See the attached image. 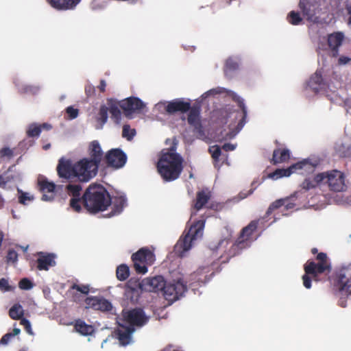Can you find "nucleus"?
Returning a JSON list of instances; mask_svg holds the SVG:
<instances>
[{
	"mask_svg": "<svg viewBox=\"0 0 351 351\" xmlns=\"http://www.w3.org/2000/svg\"><path fill=\"white\" fill-rule=\"evenodd\" d=\"M20 332H21V330L19 328H14L12 332H10L11 337H13L15 335H19L20 333Z\"/></svg>",
	"mask_w": 351,
	"mask_h": 351,
	"instance_id": "64",
	"label": "nucleus"
},
{
	"mask_svg": "<svg viewBox=\"0 0 351 351\" xmlns=\"http://www.w3.org/2000/svg\"><path fill=\"white\" fill-rule=\"evenodd\" d=\"M236 148V145L231 143H225L222 146V149L226 152L233 151Z\"/></svg>",
	"mask_w": 351,
	"mask_h": 351,
	"instance_id": "59",
	"label": "nucleus"
},
{
	"mask_svg": "<svg viewBox=\"0 0 351 351\" xmlns=\"http://www.w3.org/2000/svg\"><path fill=\"white\" fill-rule=\"evenodd\" d=\"M311 253L313 254H317L316 256L317 263L308 260L304 265L305 274L302 276V281L306 289L311 287L312 278L317 281L319 274L325 272L329 273L331 270L330 263L326 253H318V250L316 247L311 249Z\"/></svg>",
	"mask_w": 351,
	"mask_h": 351,
	"instance_id": "4",
	"label": "nucleus"
},
{
	"mask_svg": "<svg viewBox=\"0 0 351 351\" xmlns=\"http://www.w3.org/2000/svg\"><path fill=\"white\" fill-rule=\"evenodd\" d=\"M19 287L21 289L29 290L33 287V283L28 278H24L19 281Z\"/></svg>",
	"mask_w": 351,
	"mask_h": 351,
	"instance_id": "50",
	"label": "nucleus"
},
{
	"mask_svg": "<svg viewBox=\"0 0 351 351\" xmlns=\"http://www.w3.org/2000/svg\"><path fill=\"white\" fill-rule=\"evenodd\" d=\"M296 172L294 164L287 169H278L270 173L269 177L274 179H278L282 177L289 176L291 173Z\"/></svg>",
	"mask_w": 351,
	"mask_h": 351,
	"instance_id": "36",
	"label": "nucleus"
},
{
	"mask_svg": "<svg viewBox=\"0 0 351 351\" xmlns=\"http://www.w3.org/2000/svg\"><path fill=\"white\" fill-rule=\"evenodd\" d=\"M37 259V268L39 270H48L56 265L55 256L53 254L39 252Z\"/></svg>",
	"mask_w": 351,
	"mask_h": 351,
	"instance_id": "25",
	"label": "nucleus"
},
{
	"mask_svg": "<svg viewBox=\"0 0 351 351\" xmlns=\"http://www.w3.org/2000/svg\"><path fill=\"white\" fill-rule=\"evenodd\" d=\"M290 158V151L288 149H276L273 152L271 162L274 165L288 161Z\"/></svg>",
	"mask_w": 351,
	"mask_h": 351,
	"instance_id": "31",
	"label": "nucleus"
},
{
	"mask_svg": "<svg viewBox=\"0 0 351 351\" xmlns=\"http://www.w3.org/2000/svg\"><path fill=\"white\" fill-rule=\"evenodd\" d=\"M120 107L124 114L130 117L133 113L140 112L145 107V104L138 97H130L121 101Z\"/></svg>",
	"mask_w": 351,
	"mask_h": 351,
	"instance_id": "13",
	"label": "nucleus"
},
{
	"mask_svg": "<svg viewBox=\"0 0 351 351\" xmlns=\"http://www.w3.org/2000/svg\"><path fill=\"white\" fill-rule=\"evenodd\" d=\"M104 161L108 167L118 169L126 163L127 156L119 148L111 149L105 154Z\"/></svg>",
	"mask_w": 351,
	"mask_h": 351,
	"instance_id": "11",
	"label": "nucleus"
},
{
	"mask_svg": "<svg viewBox=\"0 0 351 351\" xmlns=\"http://www.w3.org/2000/svg\"><path fill=\"white\" fill-rule=\"evenodd\" d=\"M345 39V35L342 32H335L327 36V43L332 52V57L339 56V47Z\"/></svg>",
	"mask_w": 351,
	"mask_h": 351,
	"instance_id": "21",
	"label": "nucleus"
},
{
	"mask_svg": "<svg viewBox=\"0 0 351 351\" xmlns=\"http://www.w3.org/2000/svg\"><path fill=\"white\" fill-rule=\"evenodd\" d=\"M188 112V123L194 128L195 132H202V125L200 119V106L197 104H195L193 106H190V109Z\"/></svg>",
	"mask_w": 351,
	"mask_h": 351,
	"instance_id": "23",
	"label": "nucleus"
},
{
	"mask_svg": "<svg viewBox=\"0 0 351 351\" xmlns=\"http://www.w3.org/2000/svg\"><path fill=\"white\" fill-rule=\"evenodd\" d=\"M310 83L313 85H317V87L313 88L316 90L325 88V83L320 72L316 71L310 79Z\"/></svg>",
	"mask_w": 351,
	"mask_h": 351,
	"instance_id": "39",
	"label": "nucleus"
},
{
	"mask_svg": "<svg viewBox=\"0 0 351 351\" xmlns=\"http://www.w3.org/2000/svg\"><path fill=\"white\" fill-rule=\"evenodd\" d=\"M74 328L77 332L84 336L90 335L95 331L92 325L87 324L84 321L80 319L75 321Z\"/></svg>",
	"mask_w": 351,
	"mask_h": 351,
	"instance_id": "32",
	"label": "nucleus"
},
{
	"mask_svg": "<svg viewBox=\"0 0 351 351\" xmlns=\"http://www.w3.org/2000/svg\"><path fill=\"white\" fill-rule=\"evenodd\" d=\"M259 220L252 221L247 226L244 227L237 241V243L232 246L234 248H243L245 247V243L250 240V237L257 229Z\"/></svg>",
	"mask_w": 351,
	"mask_h": 351,
	"instance_id": "18",
	"label": "nucleus"
},
{
	"mask_svg": "<svg viewBox=\"0 0 351 351\" xmlns=\"http://www.w3.org/2000/svg\"><path fill=\"white\" fill-rule=\"evenodd\" d=\"M211 197V192L208 189L197 191L194 204V208L196 211L202 209L208 202Z\"/></svg>",
	"mask_w": 351,
	"mask_h": 351,
	"instance_id": "28",
	"label": "nucleus"
},
{
	"mask_svg": "<svg viewBox=\"0 0 351 351\" xmlns=\"http://www.w3.org/2000/svg\"><path fill=\"white\" fill-rule=\"evenodd\" d=\"M186 291V286L178 280L174 283H166L162 295L167 300L173 302L182 296Z\"/></svg>",
	"mask_w": 351,
	"mask_h": 351,
	"instance_id": "12",
	"label": "nucleus"
},
{
	"mask_svg": "<svg viewBox=\"0 0 351 351\" xmlns=\"http://www.w3.org/2000/svg\"><path fill=\"white\" fill-rule=\"evenodd\" d=\"M317 165V164L311 162L308 159H304L294 164L296 172L306 177L314 174Z\"/></svg>",
	"mask_w": 351,
	"mask_h": 351,
	"instance_id": "26",
	"label": "nucleus"
},
{
	"mask_svg": "<svg viewBox=\"0 0 351 351\" xmlns=\"http://www.w3.org/2000/svg\"><path fill=\"white\" fill-rule=\"evenodd\" d=\"M18 261V253L12 249H10L8 251L7 256H6V261L8 263H15Z\"/></svg>",
	"mask_w": 351,
	"mask_h": 351,
	"instance_id": "49",
	"label": "nucleus"
},
{
	"mask_svg": "<svg viewBox=\"0 0 351 351\" xmlns=\"http://www.w3.org/2000/svg\"><path fill=\"white\" fill-rule=\"evenodd\" d=\"M142 285L143 280L140 282L138 279L134 278H130L125 286V293L126 296H130L132 298L137 297L139 294V290H143Z\"/></svg>",
	"mask_w": 351,
	"mask_h": 351,
	"instance_id": "27",
	"label": "nucleus"
},
{
	"mask_svg": "<svg viewBox=\"0 0 351 351\" xmlns=\"http://www.w3.org/2000/svg\"><path fill=\"white\" fill-rule=\"evenodd\" d=\"M130 276L129 267L125 264L119 265L116 269V276L120 281L125 280Z\"/></svg>",
	"mask_w": 351,
	"mask_h": 351,
	"instance_id": "38",
	"label": "nucleus"
},
{
	"mask_svg": "<svg viewBox=\"0 0 351 351\" xmlns=\"http://www.w3.org/2000/svg\"><path fill=\"white\" fill-rule=\"evenodd\" d=\"M213 275L214 272L211 267L203 266L199 267L190 275V280L192 282V284H197V285L201 286L208 282Z\"/></svg>",
	"mask_w": 351,
	"mask_h": 351,
	"instance_id": "15",
	"label": "nucleus"
},
{
	"mask_svg": "<svg viewBox=\"0 0 351 351\" xmlns=\"http://www.w3.org/2000/svg\"><path fill=\"white\" fill-rule=\"evenodd\" d=\"M254 191V189H250L247 192L241 191L239 193V195L241 199L246 198L247 196L252 195Z\"/></svg>",
	"mask_w": 351,
	"mask_h": 351,
	"instance_id": "58",
	"label": "nucleus"
},
{
	"mask_svg": "<svg viewBox=\"0 0 351 351\" xmlns=\"http://www.w3.org/2000/svg\"><path fill=\"white\" fill-rule=\"evenodd\" d=\"M82 187L80 184H69L66 186V191L69 196H71L70 200V206L75 211L79 213L82 210L81 203H82V195L81 192Z\"/></svg>",
	"mask_w": 351,
	"mask_h": 351,
	"instance_id": "14",
	"label": "nucleus"
},
{
	"mask_svg": "<svg viewBox=\"0 0 351 351\" xmlns=\"http://www.w3.org/2000/svg\"><path fill=\"white\" fill-rule=\"evenodd\" d=\"M81 0H47L54 8L58 10H67L74 8Z\"/></svg>",
	"mask_w": 351,
	"mask_h": 351,
	"instance_id": "30",
	"label": "nucleus"
},
{
	"mask_svg": "<svg viewBox=\"0 0 351 351\" xmlns=\"http://www.w3.org/2000/svg\"><path fill=\"white\" fill-rule=\"evenodd\" d=\"M134 330V328L132 327L120 325L117 330V338L121 345L127 346L130 343Z\"/></svg>",
	"mask_w": 351,
	"mask_h": 351,
	"instance_id": "29",
	"label": "nucleus"
},
{
	"mask_svg": "<svg viewBox=\"0 0 351 351\" xmlns=\"http://www.w3.org/2000/svg\"><path fill=\"white\" fill-rule=\"evenodd\" d=\"M14 150L15 148L10 149V147H4L0 149V157L10 159L14 156Z\"/></svg>",
	"mask_w": 351,
	"mask_h": 351,
	"instance_id": "46",
	"label": "nucleus"
},
{
	"mask_svg": "<svg viewBox=\"0 0 351 351\" xmlns=\"http://www.w3.org/2000/svg\"><path fill=\"white\" fill-rule=\"evenodd\" d=\"M335 287L339 292L351 295V267H342L337 271Z\"/></svg>",
	"mask_w": 351,
	"mask_h": 351,
	"instance_id": "10",
	"label": "nucleus"
},
{
	"mask_svg": "<svg viewBox=\"0 0 351 351\" xmlns=\"http://www.w3.org/2000/svg\"><path fill=\"white\" fill-rule=\"evenodd\" d=\"M232 97L233 101L237 102L238 106L241 108V112H237V114L235 117L236 118H240L237 125L234 130L226 134V137L224 138L225 139H230L234 137L247 122V110L244 103V100L235 93L232 95Z\"/></svg>",
	"mask_w": 351,
	"mask_h": 351,
	"instance_id": "9",
	"label": "nucleus"
},
{
	"mask_svg": "<svg viewBox=\"0 0 351 351\" xmlns=\"http://www.w3.org/2000/svg\"><path fill=\"white\" fill-rule=\"evenodd\" d=\"M20 324L24 326L25 330H26V332L28 334H29L31 335H34V332H33L32 329L30 322L28 319H27L25 318H22L21 319Z\"/></svg>",
	"mask_w": 351,
	"mask_h": 351,
	"instance_id": "54",
	"label": "nucleus"
},
{
	"mask_svg": "<svg viewBox=\"0 0 351 351\" xmlns=\"http://www.w3.org/2000/svg\"><path fill=\"white\" fill-rule=\"evenodd\" d=\"M106 82L104 80H101L99 85L97 86L98 89L101 93H104L106 91Z\"/></svg>",
	"mask_w": 351,
	"mask_h": 351,
	"instance_id": "61",
	"label": "nucleus"
},
{
	"mask_svg": "<svg viewBox=\"0 0 351 351\" xmlns=\"http://www.w3.org/2000/svg\"><path fill=\"white\" fill-rule=\"evenodd\" d=\"M299 7L307 20H312L315 16V11L312 8L313 5L308 0H300Z\"/></svg>",
	"mask_w": 351,
	"mask_h": 351,
	"instance_id": "34",
	"label": "nucleus"
},
{
	"mask_svg": "<svg viewBox=\"0 0 351 351\" xmlns=\"http://www.w3.org/2000/svg\"><path fill=\"white\" fill-rule=\"evenodd\" d=\"M71 289H75L77 291H79L83 294H85V295H87L90 291L89 286L84 285H77V284H73L71 286Z\"/></svg>",
	"mask_w": 351,
	"mask_h": 351,
	"instance_id": "52",
	"label": "nucleus"
},
{
	"mask_svg": "<svg viewBox=\"0 0 351 351\" xmlns=\"http://www.w3.org/2000/svg\"><path fill=\"white\" fill-rule=\"evenodd\" d=\"M209 152L210 153L212 158L215 161H218L221 154V147L218 145L212 146L209 148Z\"/></svg>",
	"mask_w": 351,
	"mask_h": 351,
	"instance_id": "48",
	"label": "nucleus"
},
{
	"mask_svg": "<svg viewBox=\"0 0 351 351\" xmlns=\"http://www.w3.org/2000/svg\"><path fill=\"white\" fill-rule=\"evenodd\" d=\"M154 253L146 247L141 248L132 256L134 268L136 273L144 274L147 271V266L155 261Z\"/></svg>",
	"mask_w": 351,
	"mask_h": 351,
	"instance_id": "6",
	"label": "nucleus"
},
{
	"mask_svg": "<svg viewBox=\"0 0 351 351\" xmlns=\"http://www.w3.org/2000/svg\"><path fill=\"white\" fill-rule=\"evenodd\" d=\"M287 20L291 25H298L302 22V19L298 12L291 11L287 16Z\"/></svg>",
	"mask_w": 351,
	"mask_h": 351,
	"instance_id": "43",
	"label": "nucleus"
},
{
	"mask_svg": "<svg viewBox=\"0 0 351 351\" xmlns=\"http://www.w3.org/2000/svg\"><path fill=\"white\" fill-rule=\"evenodd\" d=\"M162 351H182L180 348H175L173 346H168L165 348Z\"/></svg>",
	"mask_w": 351,
	"mask_h": 351,
	"instance_id": "62",
	"label": "nucleus"
},
{
	"mask_svg": "<svg viewBox=\"0 0 351 351\" xmlns=\"http://www.w3.org/2000/svg\"><path fill=\"white\" fill-rule=\"evenodd\" d=\"M123 321L129 324L130 327H141L145 325L149 317L145 315L144 311L141 308H135L130 310L122 311Z\"/></svg>",
	"mask_w": 351,
	"mask_h": 351,
	"instance_id": "8",
	"label": "nucleus"
},
{
	"mask_svg": "<svg viewBox=\"0 0 351 351\" xmlns=\"http://www.w3.org/2000/svg\"><path fill=\"white\" fill-rule=\"evenodd\" d=\"M66 112L71 119H75L79 114V110L72 106H69L66 109Z\"/></svg>",
	"mask_w": 351,
	"mask_h": 351,
	"instance_id": "55",
	"label": "nucleus"
},
{
	"mask_svg": "<svg viewBox=\"0 0 351 351\" xmlns=\"http://www.w3.org/2000/svg\"><path fill=\"white\" fill-rule=\"evenodd\" d=\"M351 60V58L346 57V56H341L338 59V64H346L348 63Z\"/></svg>",
	"mask_w": 351,
	"mask_h": 351,
	"instance_id": "60",
	"label": "nucleus"
},
{
	"mask_svg": "<svg viewBox=\"0 0 351 351\" xmlns=\"http://www.w3.org/2000/svg\"><path fill=\"white\" fill-rule=\"evenodd\" d=\"M125 204L126 199L124 197L120 196L116 197L113 202L112 210L108 215V217H110L120 214L122 212Z\"/></svg>",
	"mask_w": 351,
	"mask_h": 351,
	"instance_id": "35",
	"label": "nucleus"
},
{
	"mask_svg": "<svg viewBox=\"0 0 351 351\" xmlns=\"http://www.w3.org/2000/svg\"><path fill=\"white\" fill-rule=\"evenodd\" d=\"M109 111L111 114V118L114 119L115 122L119 123L121 116L119 108L117 106L113 105L110 106Z\"/></svg>",
	"mask_w": 351,
	"mask_h": 351,
	"instance_id": "45",
	"label": "nucleus"
},
{
	"mask_svg": "<svg viewBox=\"0 0 351 351\" xmlns=\"http://www.w3.org/2000/svg\"><path fill=\"white\" fill-rule=\"evenodd\" d=\"M346 10H347L348 14L349 16L348 20V24L349 25H351V5L346 6Z\"/></svg>",
	"mask_w": 351,
	"mask_h": 351,
	"instance_id": "63",
	"label": "nucleus"
},
{
	"mask_svg": "<svg viewBox=\"0 0 351 351\" xmlns=\"http://www.w3.org/2000/svg\"><path fill=\"white\" fill-rule=\"evenodd\" d=\"M23 315L24 311L22 306L19 304H15L10 308L9 311V315L13 319H21Z\"/></svg>",
	"mask_w": 351,
	"mask_h": 351,
	"instance_id": "37",
	"label": "nucleus"
},
{
	"mask_svg": "<svg viewBox=\"0 0 351 351\" xmlns=\"http://www.w3.org/2000/svg\"><path fill=\"white\" fill-rule=\"evenodd\" d=\"M325 182L330 191L333 192H341L346 190L345 183L346 176L344 173L337 169H332L324 171Z\"/></svg>",
	"mask_w": 351,
	"mask_h": 351,
	"instance_id": "7",
	"label": "nucleus"
},
{
	"mask_svg": "<svg viewBox=\"0 0 351 351\" xmlns=\"http://www.w3.org/2000/svg\"><path fill=\"white\" fill-rule=\"evenodd\" d=\"M324 172H322L306 177L300 184L301 189L307 191L311 189H314L321 184H324Z\"/></svg>",
	"mask_w": 351,
	"mask_h": 351,
	"instance_id": "22",
	"label": "nucleus"
},
{
	"mask_svg": "<svg viewBox=\"0 0 351 351\" xmlns=\"http://www.w3.org/2000/svg\"><path fill=\"white\" fill-rule=\"evenodd\" d=\"M18 193H19V202L21 204H26V201H31L33 200L34 197L29 196L27 193L23 192L21 189H18Z\"/></svg>",
	"mask_w": 351,
	"mask_h": 351,
	"instance_id": "47",
	"label": "nucleus"
},
{
	"mask_svg": "<svg viewBox=\"0 0 351 351\" xmlns=\"http://www.w3.org/2000/svg\"><path fill=\"white\" fill-rule=\"evenodd\" d=\"M38 187L39 191L43 193L42 200L51 201L53 199L56 188V185L53 182H49L45 177H40L38 179Z\"/></svg>",
	"mask_w": 351,
	"mask_h": 351,
	"instance_id": "17",
	"label": "nucleus"
},
{
	"mask_svg": "<svg viewBox=\"0 0 351 351\" xmlns=\"http://www.w3.org/2000/svg\"><path fill=\"white\" fill-rule=\"evenodd\" d=\"M156 167L165 182H172L179 178L183 171V158L172 147L161 154Z\"/></svg>",
	"mask_w": 351,
	"mask_h": 351,
	"instance_id": "3",
	"label": "nucleus"
},
{
	"mask_svg": "<svg viewBox=\"0 0 351 351\" xmlns=\"http://www.w3.org/2000/svg\"><path fill=\"white\" fill-rule=\"evenodd\" d=\"M286 200L283 199H277L270 204L263 219L269 217L274 210H276L285 205Z\"/></svg>",
	"mask_w": 351,
	"mask_h": 351,
	"instance_id": "41",
	"label": "nucleus"
},
{
	"mask_svg": "<svg viewBox=\"0 0 351 351\" xmlns=\"http://www.w3.org/2000/svg\"><path fill=\"white\" fill-rule=\"evenodd\" d=\"M85 303L86 308H91L103 312L110 311L112 308L111 302L104 298L88 297L85 300Z\"/></svg>",
	"mask_w": 351,
	"mask_h": 351,
	"instance_id": "19",
	"label": "nucleus"
},
{
	"mask_svg": "<svg viewBox=\"0 0 351 351\" xmlns=\"http://www.w3.org/2000/svg\"><path fill=\"white\" fill-rule=\"evenodd\" d=\"M205 226V220L200 219L192 224L188 231L186 230L175 245V252L179 256H184L185 252L189 250L194 241L202 237Z\"/></svg>",
	"mask_w": 351,
	"mask_h": 351,
	"instance_id": "5",
	"label": "nucleus"
},
{
	"mask_svg": "<svg viewBox=\"0 0 351 351\" xmlns=\"http://www.w3.org/2000/svg\"><path fill=\"white\" fill-rule=\"evenodd\" d=\"M51 126L48 123H43L37 125L36 123H32L29 125L27 130V135L28 137H38L39 136L43 129L49 130Z\"/></svg>",
	"mask_w": 351,
	"mask_h": 351,
	"instance_id": "33",
	"label": "nucleus"
},
{
	"mask_svg": "<svg viewBox=\"0 0 351 351\" xmlns=\"http://www.w3.org/2000/svg\"><path fill=\"white\" fill-rule=\"evenodd\" d=\"M108 108L105 105L100 106L97 119L102 125L105 124L108 120Z\"/></svg>",
	"mask_w": 351,
	"mask_h": 351,
	"instance_id": "42",
	"label": "nucleus"
},
{
	"mask_svg": "<svg viewBox=\"0 0 351 351\" xmlns=\"http://www.w3.org/2000/svg\"><path fill=\"white\" fill-rule=\"evenodd\" d=\"M82 204L90 213L96 214L106 210L112 204V198L104 186L91 184L82 195Z\"/></svg>",
	"mask_w": 351,
	"mask_h": 351,
	"instance_id": "2",
	"label": "nucleus"
},
{
	"mask_svg": "<svg viewBox=\"0 0 351 351\" xmlns=\"http://www.w3.org/2000/svg\"><path fill=\"white\" fill-rule=\"evenodd\" d=\"M11 338H12L11 333H7V334L4 335L0 340V344H2V345L7 344Z\"/></svg>",
	"mask_w": 351,
	"mask_h": 351,
	"instance_id": "57",
	"label": "nucleus"
},
{
	"mask_svg": "<svg viewBox=\"0 0 351 351\" xmlns=\"http://www.w3.org/2000/svg\"><path fill=\"white\" fill-rule=\"evenodd\" d=\"M136 134L134 129H131L129 125H124L122 130V136L123 138H126L128 141H130Z\"/></svg>",
	"mask_w": 351,
	"mask_h": 351,
	"instance_id": "44",
	"label": "nucleus"
},
{
	"mask_svg": "<svg viewBox=\"0 0 351 351\" xmlns=\"http://www.w3.org/2000/svg\"><path fill=\"white\" fill-rule=\"evenodd\" d=\"M12 288L9 285L8 280L4 278L0 279V290L3 292L12 291Z\"/></svg>",
	"mask_w": 351,
	"mask_h": 351,
	"instance_id": "53",
	"label": "nucleus"
},
{
	"mask_svg": "<svg viewBox=\"0 0 351 351\" xmlns=\"http://www.w3.org/2000/svg\"><path fill=\"white\" fill-rule=\"evenodd\" d=\"M12 180H14V176H9L5 173L0 176V187L2 189H5L8 183L10 182Z\"/></svg>",
	"mask_w": 351,
	"mask_h": 351,
	"instance_id": "51",
	"label": "nucleus"
},
{
	"mask_svg": "<svg viewBox=\"0 0 351 351\" xmlns=\"http://www.w3.org/2000/svg\"><path fill=\"white\" fill-rule=\"evenodd\" d=\"M166 281L163 276H156L143 280V290L148 292H161L165 288Z\"/></svg>",
	"mask_w": 351,
	"mask_h": 351,
	"instance_id": "16",
	"label": "nucleus"
},
{
	"mask_svg": "<svg viewBox=\"0 0 351 351\" xmlns=\"http://www.w3.org/2000/svg\"><path fill=\"white\" fill-rule=\"evenodd\" d=\"M85 93L88 97L94 96L95 95V87L90 84H88L85 86Z\"/></svg>",
	"mask_w": 351,
	"mask_h": 351,
	"instance_id": "56",
	"label": "nucleus"
},
{
	"mask_svg": "<svg viewBox=\"0 0 351 351\" xmlns=\"http://www.w3.org/2000/svg\"><path fill=\"white\" fill-rule=\"evenodd\" d=\"M56 170L61 178L88 182L97 176L99 168L89 161L88 158H83L74 163L69 159L62 158L58 160Z\"/></svg>",
	"mask_w": 351,
	"mask_h": 351,
	"instance_id": "1",
	"label": "nucleus"
},
{
	"mask_svg": "<svg viewBox=\"0 0 351 351\" xmlns=\"http://www.w3.org/2000/svg\"><path fill=\"white\" fill-rule=\"evenodd\" d=\"M88 160L99 168L101 161L104 159V152L97 141H92L88 148Z\"/></svg>",
	"mask_w": 351,
	"mask_h": 351,
	"instance_id": "20",
	"label": "nucleus"
},
{
	"mask_svg": "<svg viewBox=\"0 0 351 351\" xmlns=\"http://www.w3.org/2000/svg\"><path fill=\"white\" fill-rule=\"evenodd\" d=\"M190 106V102L177 99L169 101L166 106L165 110L169 114H173L177 112L184 113L189 110Z\"/></svg>",
	"mask_w": 351,
	"mask_h": 351,
	"instance_id": "24",
	"label": "nucleus"
},
{
	"mask_svg": "<svg viewBox=\"0 0 351 351\" xmlns=\"http://www.w3.org/2000/svg\"><path fill=\"white\" fill-rule=\"evenodd\" d=\"M239 69V63L232 58H229L226 60L224 73L226 75H228L229 72L237 71Z\"/></svg>",
	"mask_w": 351,
	"mask_h": 351,
	"instance_id": "40",
	"label": "nucleus"
}]
</instances>
